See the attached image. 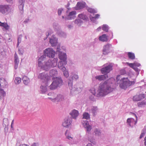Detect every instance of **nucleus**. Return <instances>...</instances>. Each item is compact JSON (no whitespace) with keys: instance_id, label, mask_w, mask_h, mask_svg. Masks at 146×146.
<instances>
[{"instance_id":"nucleus-21","label":"nucleus","mask_w":146,"mask_h":146,"mask_svg":"<svg viewBox=\"0 0 146 146\" xmlns=\"http://www.w3.org/2000/svg\"><path fill=\"white\" fill-rule=\"evenodd\" d=\"M85 7V5L83 3H81L78 2L76 7V10H79L83 9Z\"/></svg>"},{"instance_id":"nucleus-11","label":"nucleus","mask_w":146,"mask_h":146,"mask_svg":"<svg viewBox=\"0 0 146 146\" xmlns=\"http://www.w3.org/2000/svg\"><path fill=\"white\" fill-rule=\"evenodd\" d=\"M84 127L86 129L87 131L89 132L92 129V127L89 125L88 121L87 120L83 121L82 122Z\"/></svg>"},{"instance_id":"nucleus-2","label":"nucleus","mask_w":146,"mask_h":146,"mask_svg":"<svg viewBox=\"0 0 146 146\" xmlns=\"http://www.w3.org/2000/svg\"><path fill=\"white\" fill-rule=\"evenodd\" d=\"M46 59V56L43 55L38 60V66L40 67L42 69L47 70L51 67H54L56 66L58 61L57 58H54L52 60H49L48 62H46L43 65V62L45 61Z\"/></svg>"},{"instance_id":"nucleus-32","label":"nucleus","mask_w":146,"mask_h":146,"mask_svg":"<svg viewBox=\"0 0 146 146\" xmlns=\"http://www.w3.org/2000/svg\"><path fill=\"white\" fill-rule=\"evenodd\" d=\"M21 78H20L17 77L15 80V82L16 84H18L21 82Z\"/></svg>"},{"instance_id":"nucleus-23","label":"nucleus","mask_w":146,"mask_h":146,"mask_svg":"<svg viewBox=\"0 0 146 146\" xmlns=\"http://www.w3.org/2000/svg\"><path fill=\"white\" fill-rule=\"evenodd\" d=\"M65 135L66 138L69 139H72L73 138V136L71 133L68 130H66V131Z\"/></svg>"},{"instance_id":"nucleus-41","label":"nucleus","mask_w":146,"mask_h":146,"mask_svg":"<svg viewBox=\"0 0 146 146\" xmlns=\"http://www.w3.org/2000/svg\"><path fill=\"white\" fill-rule=\"evenodd\" d=\"M88 140L91 142L94 143H95L94 139L93 138H90V137H88Z\"/></svg>"},{"instance_id":"nucleus-5","label":"nucleus","mask_w":146,"mask_h":146,"mask_svg":"<svg viewBox=\"0 0 146 146\" xmlns=\"http://www.w3.org/2000/svg\"><path fill=\"white\" fill-rule=\"evenodd\" d=\"M131 82L127 78H123L120 80V87L122 89H125L131 84Z\"/></svg>"},{"instance_id":"nucleus-14","label":"nucleus","mask_w":146,"mask_h":146,"mask_svg":"<svg viewBox=\"0 0 146 146\" xmlns=\"http://www.w3.org/2000/svg\"><path fill=\"white\" fill-rule=\"evenodd\" d=\"M136 118V121H135L134 119L133 118H128L127 120V123L130 126H133L134 125H135L137 121V117L135 115Z\"/></svg>"},{"instance_id":"nucleus-45","label":"nucleus","mask_w":146,"mask_h":146,"mask_svg":"<svg viewBox=\"0 0 146 146\" xmlns=\"http://www.w3.org/2000/svg\"><path fill=\"white\" fill-rule=\"evenodd\" d=\"M48 95L49 96H54V97H55L56 96V94H54V93H50L48 94Z\"/></svg>"},{"instance_id":"nucleus-24","label":"nucleus","mask_w":146,"mask_h":146,"mask_svg":"<svg viewBox=\"0 0 146 146\" xmlns=\"http://www.w3.org/2000/svg\"><path fill=\"white\" fill-rule=\"evenodd\" d=\"M78 17L84 20H86L88 19L87 16L86 15L82 13L79 14L78 15Z\"/></svg>"},{"instance_id":"nucleus-43","label":"nucleus","mask_w":146,"mask_h":146,"mask_svg":"<svg viewBox=\"0 0 146 146\" xmlns=\"http://www.w3.org/2000/svg\"><path fill=\"white\" fill-rule=\"evenodd\" d=\"M128 65L131 68H134L135 67V66L134 63H127Z\"/></svg>"},{"instance_id":"nucleus-40","label":"nucleus","mask_w":146,"mask_h":146,"mask_svg":"<svg viewBox=\"0 0 146 146\" xmlns=\"http://www.w3.org/2000/svg\"><path fill=\"white\" fill-rule=\"evenodd\" d=\"M145 130H142V133L140 135L139 138L141 139L142 138L143 136H144V135L145 134Z\"/></svg>"},{"instance_id":"nucleus-29","label":"nucleus","mask_w":146,"mask_h":146,"mask_svg":"<svg viewBox=\"0 0 146 146\" xmlns=\"http://www.w3.org/2000/svg\"><path fill=\"white\" fill-rule=\"evenodd\" d=\"M83 118L88 119L90 118L89 114L87 113H84L83 114Z\"/></svg>"},{"instance_id":"nucleus-37","label":"nucleus","mask_w":146,"mask_h":146,"mask_svg":"<svg viewBox=\"0 0 146 146\" xmlns=\"http://www.w3.org/2000/svg\"><path fill=\"white\" fill-rule=\"evenodd\" d=\"M63 73L64 75V76L67 78L69 76V74L67 70H62Z\"/></svg>"},{"instance_id":"nucleus-50","label":"nucleus","mask_w":146,"mask_h":146,"mask_svg":"<svg viewBox=\"0 0 146 146\" xmlns=\"http://www.w3.org/2000/svg\"><path fill=\"white\" fill-rule=\"evenodd\" d=\"M78 76L77 75H74V76L72 77V79L74 78L75 79H77L78 78Z\"/></svg>"},{"instance_id":"nucleus-12","label":"nucleus","mask_w":146,"mask_h":146,"mask_svg":"<svg viewBox=\"0 0 146 146\" xmlns=\"http://www.w3.org/2000/svg\"><path fill=\"white\" fill-rule=\"evenodd\" d=\"M71 119L70 117H68L65 119L64 122L62 123L63 126L64 127H68L71 124L72 122Z\"/></svg>"},{"instance_id":"nucleus-63","label":"nucleus","mask_w":146,"mask_h":146,"mask_svg":"<svg viewBox=\"0 0 146 146\" xmlns=\"http://www.w3.org/2000/svg\"><path fill=\"white\" fill-rule=\"evenodd\" d=\"M18 44H19V39L18 38Z\"/></svg>"},{"instance_id":"nucleus-61","label":"nucleus","mask_w":146,"mask_h":146,"mask_svg":"<svg viewBox=\"0 0 146 146\" xmlns=\"http://www.w3.org/2000/svg\"><path fill=\"white\" fill-rule=\"evenodd\" d=\"M93 95H95V92H93Z\"/></svg>"},{"instance_id":"nucleus-52","label":"nucleus","mask_w":146,"mask_h":146,"mask_svg":"<svg viewBox=\"0 0 146 146\" xmlns=\"http://www.w3.org/2000/svg\"><path fill=\"white\" fill-rule=\"evenodd\" d=\"M135 66V67H139L140 66V64L139 63H134Z\"/></svg>"},{"instance_id":"nucleus-31","label":"nucleus","mask_w":146,"mask_h":146,"mask_svg":"<svg viewBox=\"0 0 146 146\" xmlns=\"http://www.w3.org/2000/svg\"><path fill=\"white\" fill-rule=\"evenodd\" d=\"M100 16V15H99L98 14H97L94 17L90 16V18L91 21H92L94 19H97L99 18Z\"/></svg>"},{"instance_id":"nucleus-59","label":"nucleus","mask_w":146,"mask_h":146,"mask_svg":"<svg viewBox=\"0 0 146 146\" xmlns=\"http://www.w3.org/2000/svg\"><path fill=\"white\" fill-rule=\"evenodd\" d=\"M144 140L145 141L144 144L146 146V136L145 137Z\"/></svg>"},{"instance_id":"nucleus-16","label":"nucleus","mask_w":146,"mask_h":146,"mask_svg":"<svg viewBox=\"0 0 146 146\" xmlns=\"http://www.w3.org/2000/svg\"><path fill=\"white\" fill-rule=\"evenodd\" d=\"M108 78V76L106 74L99 75L95 77V78L96 79L100 81L105 80Z\"/></svg>"},{"instance_id":"nucleus-58","label":"nucleus","mask_w":146,"mask_h":146,"mask_svg":"<svg viewBox=\"0 0 146 146\" xmlns=\"http://www.w3.org/2000/svg\"><path fill=\"white\" fill-rule=\"evenodd\" d=\"M86 146H93L92 144L90 143H88L87 144Z\"/></svg>"},{"instance_id":"nucleus-57","label":"nucleus","mask_w":146,"mask_h":146,"mask_svg":"<svg viewBox=\"0 0 146 146\" xmlns=\"http://www.w3.org/2000/svg\"><path fill=\"white\" fill-rule=\"evenodd\" d=\"M6 1L9 3H12L13 0H6Z\"/></svg>"},{"instance_id":"nucleus-15","label":"nucleus","mask_w":146,"mask_h":146,"mask_svg":"<svg viewBox=\"0 0 146 146\" xmlns=\"http://www.w3.org/2000/svg\"><path fill=\"white\" fill-rule=\"evenodd\" d=\"M59 58L61 60L63 61L64 63V65H66L67 64L66 60V54L64 53H60L59 55Z\"/></svg>"},{"instance_id":"nucleus-46","label":"nucleus","mask_w":146,"mask_h":146,"mask_svg":"<svg viewBox=\"0 0 146 146\" xmlns=\"http://www.w3.org/2000/svg\"><path fill=\"white\" fill-rule=\"evenodd\" d=\"M25 0H19L18 2L19 4H24Z\"/></svg>"},{"instance_id":"nucleus-30","label":"nucleus","mask_w":146,"mask_h":146,"mask_svg":"<svg viewBox=\"0 0 146 146\" xmlns=\"http://www.w3.org/2000/svg\"><path fill=\"white\" fill-rule=\"evenodd\" d=\"M24 6V4H19V8L20 10V13H22L23 12V7Z\"/></svg>"},{"instance_id":"nucleus-51","label":"nucleus","mask_w":146,"mask_h":146,"mask_svg":"<svg viewBox=\"0 0 146 146\" xmlns=\"http://www.w3.org/2000/svg\"><path fill=\"white\" fill-rule=\"evenodd\" d=\"M31 146H39V145L38 143H33Z\"/></svg>"},{"instance_id":"nucleus-27","label":"nucleus","mask_w":146,"mask_h":146,"mask_svg":"<svg viewBox=\"0 0 146 146\" xmlns=\"http://www.w3.org/2000/svg\"><path fill=\"white\" fill-rule=\"evenodd\" d=\"M50 42L53 46L56 45L57 44V41L56 39L54 40L52 39H50Z\"/></svg>"},{"instance_id":"nucleus-9","label":"nucleus","mask_w":146,"mask_h":146,"mask_svg":"<svg viewBox=\"0 0 146 146\" xmlns=\"http://www.w3.org/2000/svg\"><path fill=\"white\" fill-rule=\"evenodd\" d=\"M49 99H51L53 102H58L62 101L64 100V98L63 96L61 95H59L55 97H49Z\"/></svg>"},{"instance_id":"nucleus-28","label":"nucleus","mask_w":146,"mask_h":146,"mask_svg":"<svg viewBox=\"0 0 146 146\" xmlns=\"http://www.w3.org/2000/svg\"><path fill=\"white\" fill-rule=\"evenodd\" d=\"M5 95V93L3 90L0 88V99L3 98Z\"/></svg>"},{"instance_id":"nucleus-3","label":"nucleus","mask_w":146,"mask_h":146,"mask_svg":"<svg viewBox=\"0 0 146 146\" xmlns=\"http://www.w3.org/2000/svg\"><path fill=\"white\" fill-rule=\"evenodd\" d=\"M50 75L49 76L48 74L45 73H42L39 74L38 78L41 79L43 82L45 83L46 84L50 82L51 77L57 74V71L56 70H52L50 72Z\"/></svg>"},{"instance_id":"nucleus-18","label":"nucleus","mask_w":146,"mask_h":146,"mask_svg":"<svg viewBox=\"0 0 146 146\" xmlns=\"http://www.w3.org/2000/svg\"><path fill=\"white\" fill-rule=\"evenodd\" d=\"M64 62L63 61H61L58 63V67L59 69L61 70H66V68L64 66Z\"/></svg>"},{"instance_id":"nucleus-7","label":"nucleus","mask_w":146,"mask_h":146,"mask_svg":"<svg viewBox=\"0 0 146 146\" xmlns=\"http://www.w3.org/2000/svg\"><path fill=\"white\" fill-rule=\"evenodd\" d=\"M104 67L102 68L101 71L102 74H106L110 72L112 70V66L111 64H109L108 66L106 65V64L104 65Z\"/></svg>"},{"instance_id":"nucleus-56","label":"nucleus","mask_w":146,"mask_h":146,"mask_svg":"<svg viewBox=\"0 0 146 146\" xmlns=\"http://www.w3.org/2000/svg\"><path fill=\"white\" fill-rule=\"evenodd\" d=\"M19 146H29L27 144H21V145H19Z\"/></svg>"},{"instance_id":"nucleus-22","label":"nucleus","mask_w":146,"mask_h":146,"mask_svg":"<svg viewBox=\"0 0 146 146\" xmlns=\"http://www.w3.org/2000/svg\"><path fill=\"white\" fill-rule=\"evenodd\" d=\"M0 26L3 27L6 30H8L9 29V26L6 23H2L0 21Z\"/></svg>"},{"instance_id":"nucleus-38","label":"nucleus","mask_w":146,"mask_h":146,"mask_svg":"<svg viewBox=\"0 0 146 146\" xmlns=\"http://www.w3.org/2000/svg\"><path fill=\"white\" fill-rule=\"evenodd\" d=\"M88 11L89 12L91 13H95L96 12L95 9L91 8H88Z\"/></svg>"},{"instance_id":"nucleus-17","label":"nucleus","mask_w":146,"mask_h":146,"mask_svg":"<svg viewBox=\"0 0 146 146\" xmlns=\"http://www.w3.org/2000/svg\"><path fill=\"white\" fill-rule=\"evenodd\" d=\"M70 114L73 118L75 119L79 115V113L78 111L74 110L70 113Z\"/></svg>"},{"instance_id":"nucleus-39","label":"nucleus","mask_w":146,"mask_h":146,"mask_svg":"<svg viewBox=\"0 0 146 146\" xmlns=\"http://www.w3.org/2000/svg\"><path fill=\"white\" fill-rule=\"evenodd\" d=\"M92 111L94 114L98 110V109L97 107H93L92 108Z\"/></svg>"},{"instance_id":"nucleus-25","label":"nucleus","mask_w":146,"mask_h":146,"mask_svg":"<svg viewBox=\"0 0 146 146\" xmlns=\"http://www.w3.org/2000/svg\"><path fill=\"white\" fill-rule=\"evenodd\" d=\"M22 79L25 85H27L29 82V79L26 76H24Z\"/></svg>"},{"instance_id":"nucleus-42","label":"nucleus","mask_w":146,"mask_h":146,"mask_svg":"<svg viewBox=\"0 0 146 146\" xmlns=\"http://www.w3.org/2000/svg\"><path fill=\"white\" fill-rule=\"evenodd\" d=\"M76 14V12L75 11H72L70 12L69 14V16H73V15H75Z\"/></svg>"},{"instance_id":"nucleus-6","label":"nucleus","mask_w":146,"mask_h":146,"mask_svg":"<svg viewBox=\"0 0 146 146\" xmlns=\"http://www.w3.org/2000/svg\"><path fill=\"white\" fill-rule=\"evenodd\" d=\"M10 11V7L9 5H0V12L2 14H6Z\"/></svg>"},{"instance_id":"nucleus-10","label":"nucleus","mask_w":146,"mask_h":146,"mask_svg":"<svg viewBox=\"0 0 146 146\" xmlns=\"http://www.w3.org/2000/svg\"><path fill=\"white\" fill-rule=\"evenodd\" d=\"M111 47V45L110 44H107L105 45L103 47V54L106 55L109 52V50Z\"/></svg>"},{"instance_id":"nucleus-36","label":"nucleus","mask_w":146,"mask_h":146,"mask_svg":"<svg viewBox=\"0 0 146 146\" xmlns=\"http://www.w3.org/2000/svg\"><path fill=\"white\" fill-rule=\"evenodd\" d=\"M15 63H19V60L17 54L15 53Z\"/></svg>"},{"instance_id":"nucleus-26","label":"nucleus","mask_w":146,"mask_h":146,"mask_svg":"<svg viewBox=\"0 0 146 146\" xmlns=\"http://www.w3.org/2000/svg\"><path fill=\"white\" fill-rule=\"evenodd\" d=\"M127 55L129 58L133 60L135 58V54L131 52H128Z\"/></svg>"},{"instance_id":"nucleus-1","label":"nucleus","mask_w":146,"mask_h":146,"mask_svg":"<svg viewBox=\"0 0 146 146\" xmlns=\"http://www.w3.org/2000/svg\"><path fill=\"white\" fill-rule=\"evenodd\" d=\"M115 82V80L112 78L106 81L103 84H101L99 87L97 96H103L112 91L113 89L109 85L110 83L111 84Z\"/></svg>"},{"instance_id":"nucleus-13","label":"nucleus","mask_w":146,"mask_h":146,"mask_svg":"<svg viewBox=\"0 0 146 146\" xmlns=\"http://www.w3.org/2000/svg\"><path fill=\"white\" fill-rule=\"evenodd\" d=\"M145 98L144 94H141L139 95H136L133 97V100L134 101H138L140 100Z\"/></svg>"},{"instance_id":"nucleus-33","label":"nucleus","mask_w":146,"mask_h":146,"mask_svg":"<svg viewBox=\"0 0 146 146\" xmlns=\"http://www.w3.org/2000/svg\"><path fill=\"white\" fill-rule=\"evenodd\" d=\"M102 30L106 32H108V26L106 25H104L102 27Z\"/></svg>"},{"instance_id":"nucleus-62","label":"nucleus","mask_w":146,"mask_h":146,"mask_svg":"<svg viewBox=\"0 0 146 146\" xmlns=\"http://www.w3.org/2000/svg\"><path fill=\"white\" fill-rule=\"evenodd\" d=\"M121 71H124V73H125V71H124V70H121Z\"/></svg>"},{"instance_id":"nucleus-35","label":"nucleus","mask_w":146,"mask_h":146,"mask_svg":"<svg viewBox=\"0 0 146 146\" xmlns=\"http://www.w3.org/2000/svg\"><path fill=\"white\" fill-rule=\"evenodd\" d=\"M94 132L95 133V135H96L100 136L101 135L100 132L97 129H95Z\"/></svg>"},{"instance_id":"nucleus-47","label":"nucleus","mask_w":146,"mask_h":146,"mask_svg":"<svg viewBox=\"0 0 146 146\" xmlns=\"http://www.w3.org/2000/svg\"><path fill=\"white\" fill-rule=\"evenodd\" d=\"M121 78V77L120 75H118L117 76L116 78L117 82H118V81H119V80H120V79Z\"/></svg>"},{"instance_id":"nucleus-60","label":"nucleus","mask_w":146,"mask_h":146,"mask_svg":"<svg viewBox=\"0 0 146 146\" xmlns=\"http://www.w3.org/2000/svg\"><path fill=\"white\" fill-rule=\"evenodd\" d=\"M101 27H99L97 29V31H100V30H101Z\"/></svg>"},{"instance_id":"nucleus-49","label":"nucleus","mask_w":146,"mask_h":146,"mask_svg":"<svg viewBox=\"0 0 146 146\" xmlns=\"http://www.w3.org/2000/svg\"><path fill=\"white\" fill-rule=\"evenodd\" d=\"M81 22V20L79 19H76L75 21V23L76 24H78L79 22Z\"/></svg>"},{"instance_id":"nucleus-55","label":"nucleus","mask_w":146,"mask_h":146,"mask_svg":"<svg viewBox=\"0 0 146 146\" xmlns=\"http://www.w3.org/2000/svg\"><path fill=\"white\" fill-rule=\"evenodd\" d=\"M14 123V120H13L11 123V127L12 128H13V125Z\"/></svg>"},{"instance_id":"nucleus-48","label":"nucleus","mask_w":146,"mask_h":146,"mask_svg":"<svg viewBox=\"0 0 146 146\" xmlns=\"http://www.w3.org/2000/svg\"><path fill=\"white\" fill-rule=\"evenodd\" d=\"M62 10H63V9H58V14L59 15H61Z\"/></svg>"},{"instance_id":"nucleus-20","label":"nucleus","mask_w":146,"mask_h":146,"mask_svg":"<svg viewBox=\"0 0 146 146\" xmlns=\"http://www.w3.org/2000/svg\"><path fill=\"white\" fill-rule=\"evenodd\" d=\"M99 39L102 42H106L108 40V36L105 34H103L100 36Z\"/></svg>"},{"instance_id":"nucleus-54","label":"nucleus","mask_w":146,"mask_h":146,"mask_svg":"<svg viewBox=\"0 0 146 146\" xmlns=\"http://www.w3.org/2000/svg\"><path fill=\"white\" fill-rule=\"evenodd\" d=\"M134 68H133V69L135 71L137 72L139 71V69L137 68L136 67H135Z\"/></svg>"},{"instance_id":"nucleus-64","label":"nucleus","mask_w":146,"mask_h":146,"mask_svg":"<svg viewBox=\"0 0 146 146\" xmlns=\"http://www.w3.org/2000/svg\"><path fill=\"white\" fill-rule=\"evenodd\" d=\"M54 97V96H51V97Z\"/></svg>"},{"instance_id":"nucleus-4","label":"nucleus","mask_w":146,"mask_h":146,"mask_svg":"<svg viewBox=\"0 0 146 146\" xmlns=\"http://www.w3.org/2000/svg\"><path fill=\"white\" fill-rule=\"evenodd\" d=\"M62 83V81L61 78H54L53 82L50 86V88L52 90L55 89L58 86H61Z\"/></svg>"},{"instance_id":"nucleus-34","label":"nucleus","mask_w":146,"mask_h":146,"mask_svg":"<svg viewBox=\"0 0 146 146\" xmlns=\"http://www.w3.org/2000/svg\"><path fill=\"white\" fill-rule=\"evenodd\" d=\"M41 91L42 93H44L47 91V88L46 87L42 86H40Z\"/></svg>"},{"instance_id":"nucleus-44","label":"nucleus","mask_w":146,"mask_h":146,"mask_svg":"<svg viewBox=\"0 0 146 146\" xmlns=\"http://www.w3.org/2000/svg\"><path fill=\"white\" fill-rule=\"evenodd\" d=\"M145 103L143 102H139L138 104V106L139 107H141L143 105H144Z\"/></svg>"},{"instance_id":"nucleus-53","label":"nucleus","mask_w":146,"mask_h":146,"mask_svg":"<svg viewBox=\"0 0 146 146\" xmlns=\"http://www.w3.org/2000/svg\"><path fill=\"white\" fill-rule=\"evenodd\" d=\"M18 64V63H15L14 67L15 69H17V68Z\"/></svg>"},{"instance_id":"nucleus-8","label":"nucleus","mask_w":146,"mask_h":146,"mask_svg":"<svg viewBox=\"0 0 146 146\" xmlns=\"http://www.w3.org/2000/svg\"><path fill=\"white\" fill-rule=\"evenodd\" d=\"M44 53L45 54L44 55L46 56V55L49 58L52 57V58L54 57L55 54V52L52 49L49 48L46 49L44 50Z\"/></svg>"},{"instance_id":"nucleus-19","label":"nucleus","mask_w":146,"mask_h":146,"mask_svg":"<svg viewBox=\"0 0 146 146\" xmlns=\"http://www.w3.org/2000/svg\"><path fill=\"white\" fill-rule=\"evenodd\" d=\"M7 84V82L4 78H0V86L1 87L4 88L6 86Z\"/></svg>"}]
</instances>
